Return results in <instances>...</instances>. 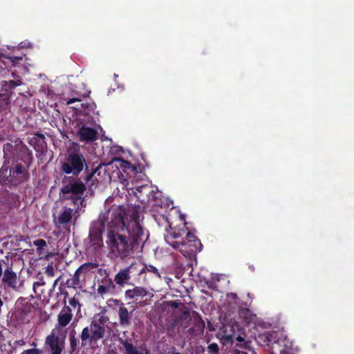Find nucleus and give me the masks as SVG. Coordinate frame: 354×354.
Returning <instances> with one entry per match:
<instances>
[{
    "label": "nucleus",
    "instance_id": "obj_1",
    "mask_svg": "<svg viewBox=\"0 0 354 354\" xmlns=\"http://www.w3.org/2000/svg\"><path fill=\"white\" fill-rule=\"evenodd\" d=\"M126 213L124 219L126 220V225H131L133 223L138 224V229L140 228L142 232L140 238L135 239L125 229H111L108 230L106 239V244L109 250L110 254L115 257L124 258L129 256L131 251L135 246L143 241L144 239L148 236L141 226L138 214L133 207H126ZM133 231L136 233L137 227H133Z\"/></svg>",
    "mask_w": 354,
    "mask_h": 354
},
{
    "label": "nucleus",
    "instance_id": "obj_2",
    "mask_svg": "<svg viewBox=\"0 0 354 354\" xmlns=\"http://www.w3.org/2000/svg\"><path fill=\"white\" fill-rule=\"evenodd\" d=\"M125 214H127L126 207L122 205H113L106 212L100 214L98 220L92 223L89 231L88 240L95 249L100 248L103 245L102 232L104 230L105 223L107 224L108 230H124L125 229L136 240L140 238L142 234L140 229L137 228L136 233L133 231V227H138L136 223H133L131 225H126Z\"/></svg>",
    "mask_w": 354,
    "mask_h": 354
},
{
    "label": "nucleus",
    "instance_id": "obj_3",
    "mask_svg": "<svg viewBox=\"0 0 354 354\" xmlns=\"http://www.w3.org/2000/svg\"><path fill=\"white\" fill-rule=\"evenodd\" d=\"M59 197L62 200H71L77 209L84 206L83 194L86 190L84 184L80 180L68 177L63 181Z\"/></svg>",
    "mask_w": 354,
    "mask_h": 354
},
{
    "label": "nucleus",
    "instance_id": "obj_4",
    "mask_svg": "<svg viewBox=\"0 0 354 354\" xmlns=\"http://www.w3.org/2000/svg\"><path fill=\"white\" fill-rule=\"evenodd\" d=\"M86 166L84 157L79 150H68L65 160L62 163V171L67 174L78 175Z\"/></svg>",
    "mask_w": 354,
    "mask_h": 354
},
{
    "label": "nucleus",
    "instance_id": "obj_5",
    "mask_svg": "<svg viewBox=\"0 0 354 354\" xmlns=\"http://www.w3.org/2000/svg\"><path fill=\"white\" fill-rule=\"evenodd\" d=\"M179 233L174 232L166 236L165 239L167 242L171 245L174 248L179 249L180 251L184 253L194 252H196L197 247L201 243L197 238L191 232H187L186 235L187 242L182 241H173L170 242L169 239H176L180 236ZM185 256L186 254H184Z\"/></svg>",
    "mask_w": 354,
    "mask_h": 354
},
{
    "label": "nucleus",
    "instance_id": "obj_6",
    "mask_svg": "<svg viewBox=\"0 0 354 354\" xmlns=\"http://www.w3.org/2000/svg\"><path fill=\"white\" fill-rule=\"evenodd\" d=\"M105 333V329L102 326H98L95 322L83 328L81 333V345L82 347L94 346L98 340L102 339Z\"/></svg>",
    "mask_w": 354,
    "mask_h": 354
},
{
    "label": "nucleus",
    "instance_id": "obj_7",
    "mask_svg": "<svg viewBox=\"0 0 354 354\" xmlns=\"http://www.w3.org/2000/svg\"><path fill=\"white\" fill-rule=\"evenodd\" d=\"M67 331L53 328L45 339V344L48 346L51 354H61L65 347V340Z\"/></svg>",
    "mask_w": 354,
    "mask_h": 354
},
{
    "label": "nucleus",
    "instance_id": "obj_8",
    "mask_svg": "<svg viewBox=\"0 0 354 354\" xmlns=\"http://www.w3.org/2000/svg\"><path fill=\"white\" fill-rule=\"evenodd\" d=\"M73 313L69 306H64L57 315V323L54 328L67 331L66 326L71 322Z\"/></svg>",
    "mask_w": 354,
    "mask_h": 354
},
{
    "label": "nucleus",
    "instance_id": "obj_9",
    "mask_svg": "<svg viewBox=\"0 0 354 354\" xmlns=\"http://www.w3.org/2000/svg\"><path fill=\"white\" fill-rule=\"evenodd\" d=\"M107 167L111 166L112 167H115L118 170L122 171V172L127 173V175H129L130 172L133 173L136 171V168L134 166L131 165L130 162L124 160L121 158H114L111 162L106 165Z\"/></svg>",
    "mask_w": 354,
    "mask_h": 354
},
{
    "label": "nucleus",
    "instance_id": "obj_10",
    "mask_svg": "<svg viewBox=\"0 0 354 354\" xmlns=\"http://www.w3.org/2000/svg\"><path fill=\"white\" fill-rule=\"evenodd\" d=\"M136 264L132 263L128 268L120 270L117 274L115 276L114 280L115 283L119 286H124L131 279V273L133 272V270L136 267Z\"/></svg>",
    "mask_w": 354,
    "mask_h": 354
},
{
    "label": "nucleus",
    "instance_id": "obj_11",
    "mask_svg": "<svg viewBox=\"0 0 354 354\" xmlns=\"http://www.w3.org/2000/svg\"><path fill=\"white\" fill-rule=\"evenodd\" d=\"M147 289L140 286H135L131 289H128L125 291V298L127 300L137 301L142 299L148 295Z\"/></svg>",
    "mask_w": 354,
    "mask_h": 354
},
{
    "label": "nucleus",
    "instance_id": "obj_12",
    "mask_svg": "<svg viewBox=\"0 0 354 354\" xmlns=\"http://www.w3.org/2000/svg\"><path fill=\"white\" fill-rule=\"evenodd\" d=\"M78 133L81 140L93 141L97 139V132L90 127H82Z\"/></svg>",
    "mask_w": 354,
    "mask_h": 354
},
{
    "label": "nucleus",
    "instance_id": "obj_13",
    "mask_svg": "<svg viewBox=\"0 0 354 354\" xmlns=\"http://www.w3.org/2000/svg\"><path fill=\"white\" fill-rule=\"evenodd\" d=\"M114 289V284L112 280L108 277L102 280L101 283L98 285L97 293L101 296L112 292Z\"/></svg>",
    "mask_w": 354,
    "mask_h": 354
},
{
    "label": "nucleus",
    "instance_id": "obj_14",
    "mask_svg": "<svg viewBox=\"0 0 354 354\" xmlns=\"http://www.w3.org/2000/svg\"><path fill=\"white\" fill-rule=\"evenodd\" d=\"M118 313L120 319V324L123 326H129L130 324V316L127 308L121 306L118 310Z\"/></svg>",
    "mask_w": 354,
    "mask_h": 354
},
{
    "label": "nucleus",
    "instance_id": "obj_15",
    "mask_svg": "<svg viewBox=\"0 0 354 354\" xmlns=\"http://www.w3.org/2000/svg\"><path fill=\"white\" fill-rule=\"evenodd\" d=\"M3 281L10 287L15 288L17 285V275L10 270H6L3 277Z\"/></svg>",
    "mask_w": 354,
    "mask_h": 354
},
{
    "label": "nucleus",
    "instance_id": "obj_16",
    "mask_svg": "<svg viewBox=\"0 0 354 354\" xmlns=\"http://www.w3.org/2000/svg\"><path fill=\"white\" fill-rule=\"evenodd\" d=\"M73 209L71 208H65L63 212L58 216L57 221L59 224H66L71 221L73 217Z\"/></svg>",
    "mask_w": 354,
    "mask_h": 354
},
{
    "label": "nucleus",
    "instance_id": "obj_17",
    "mask_svg": "<svg viewBox=\"0 0 354 354\" xmlns=\"http://www.w3.org/2000/svg\"><path fill=\"white\" fill-rule=\"evenodd\" d=\"M122 344L125 349V354H142L140 351L127 340L122 342Z\"/></svg>",
    "mask_w": 354,
    "mask_h": 354
},
{
    "label": "nucleus",
    "instance_id": "obj_18",
    "mask_svg": "<svg viewBox=\"0 0 354 354\" xmlns=\"http://www.w3.org/2000/svg\"><path fill=\"white\" fill-rule=\"evenodd\" d=\"M109 321V318L102 313L95 315L92 322H95L98 326H104Z\"/></svg>",
    "mask_w": 354,
    "mask_h": 354
},
{
    "label": "nucleus",
    "instance_id": "obj_19",
    "mask_svg": "<svg viewBox=\"0 0 354 354\" xmlns=\"http://www.w3.org/2000/svg\"><path fill=\"white\" fill-rule=\"evenodd\" d=\"M97 268V265L95 263H84L77 270L79 272L86 273L92 269Z\"/></svg>",
    "mask_w": 354,
    "mask_h": 354
},
{
    "label": "nucleus",
    "instance_id": "obj_20",
    "mask_svg": "<svg viewBox=\"0 0 354 354\" xmlns=\"http://www.w3.org/2000/svg\"><path fill=\"white\" fill-rule=\"evenodd\" d=\"M82 273L78 272V270H77L73 274V277L71 278L72 285L73 286H77L80 283V277Z\"/></svg>",
    "mask_w": 354,
    "mask_h": 354
},
{
    "label": "nucleus",
    "instance_id": "obj_21",
    "mask_svg": "<svg viewBox=\"0 0 354 354\" xmlns=\"http://www.w3.org/2000/svg\"><path fill=\"white\" fill-rule=\"evenodd\" d=\"M70 346L71 351H75L77 346V341L73 335H71L70 336Z\"/></svg>",
    "mask_w": 354,
    "mask_h": 354
},
{
    "label": "nucleus",
    "instance_id": "obj_22",
    "mask_svg": "<svg viewBox=\"0 0 354 354\" xmlns=\"http://www.w3.org/2000/svg\"><path fill=\"white\" fill-rule=\"evenodd\" d=\"M69 304L73 307L74 308H77L78 309L80 308V304H79V301L77 299H76L75 297H73V298H71L69 299Z\"/></svg>",
    "mask_w": 354,
    "mask_h": 354
},
{
    "label": "nucleus",
    "instance_id": "obj_23",
    "mask_svg": "<svg viewBox=\"0 0 354 354\" xmlns=\"http://www.w3.org/2000/svg\"><path fill=\"white\" fill-rule=\"evenodd\" d=\"M34 245L38 247V250L46 245V242L43 239H37L34 241Z\"/></svg>",
    "mask_w": 354,
    "mask_h": 354
},
{
    "label": "nucleus",
    "instance_id": "obj_24",
    "mask_svg": "<svg viewBox=\"0 0 354 354\" xmlns=\"http://www.w3.org/2000/svg\"><path fill=\"white\" fill-rule=\"evenodd\" d=\"M21 354H41V352L39 349L30 348L23 351Z\"/></svg>",
    "mask_w": 354,
    "mask_h": 354
},
{
    "label": "nucleus",
    "instance_id": "obj_25",
    "mask_svg": "<svg viewBox=\"0 0 354 354\" xmlns=\"http://www.w3.org/2000/svg\"><path fill=\"white\" fill-rule=\"evenodd\" d=\"M46 273L50 277H53L55 275L54 268L52 265H48L46 268Z\"/></svg>",
    "mask_w": 354,
    "mask_h": 354
},
{
    "label": "nucleus",
    "instance_id": "obj_26",
    "mask_svg": "<svg viewBox=\"0 0 354 354\" xmlns=\"http://www.w3.org/2000/svg\"><path fill=\"white\" fill-rule=\"evenodd\" d=\"M23 171H24V167L23 166L21 165H17L15 170L13 171V174H21L23 173Z\"/></svg>",
    "mask_w": 354,
    "mask_h": 354
},
{
    "label": "nucleus",
    "instance_id": "obj_27",
    "mask_svg": "<svg viewBox=\"0 0 354 354\" xmlns=\"http://www.w3.org/2000/svg\"><path fill=\"white\" fill-rule=\"evenodd\" d=\"M148 270L149 272L155 273L158 277H160V275L157 268H156L155 267L150 266L149 268H148Z\"/></svg>",
    "mask_w": 354,
    "mask_h": 354
},
{
    "label": "nucleus",
    "instance_id": "obj_28",
    "mask_svg": "<svg viewBox=\"0 0 354 354\" xmlns=\"http://www.w3.org/2000/svg\"><path fill=\"white\" fill-rule=\"evenodd\" d=\"M123 185L125 186V187L127 189H133V187H130L129 186V180H127V179H124V181L122 182Z\"/></svg>",
    "mask_w": 354,
    "mask_h": 354
},
{
    "label": "nucleus",
    "instance_id": "obj_29",
    "mask_svg": "<svg viewBox=\"0 0 354 354\" xmlns=\"http://www.w3.org/2000/svg\"><path fill=\"white\" fill-rule=\"evenodd\" d=\"M8 172V168H1L0 170V175L1 176H7Z\"/></svg>",
    "mask_w": 354,
    "mask_h": 354
},
{
    "label": "nucleus",
    "instance_id": "obj_30",
    "mask_svg": "<svg viewBox=\"0 0 354 354\" xmlns=\"http://www.w3.org/2000/svg\"><path fill=\"white\" fill-rule=\"evenodd\" d=\"M209 348L212 351L216 352L218 351V346L216 344H212L209 345Z\"/></svg>",
    "mask_w": 354,
    "mask_h": 354
},
{
    "label": "nucleus",
    "instance_id": "obj_31",
    "mask_svg": "<svg viewBox=\"0 0 354 354\" xmlns=\"http://www.w3.org/2000/svg\"><path fill=\"white\" fill-rule=\"evenodd\" d=\"M227 297L230 299H236L237 296L235 293L231 292L227 295Z\"/></svg>",
    "mask_w": 354,
    "mask_h": 354
},
{
    "label": "nucleus",
    "instance_id": "obj_32",
    "mask_svg": "<svg viewBox=\"0 0 354 354\" xmlns=\"http://www.w3.org/2000/svg\"><path fill=\"white\" fill-rule=\"evenodd\" d=\"M236 339L239 342H242L244 341V337L239 335L236 338Z\"/></svg>",
    "mask_w": 354,
    "mask_h": 354
},
{
    "label": "nucleus",
    "instance_id": "obj_33",
    "mask_svg": "<svg viewBox=\"0 0 354 354\" xmlns=\"http://www.w3.org/2000/svg\"><path fill=\"white\" fill-rule=\"evenodd\" d=\"M75 101H77V99H75V98L71 99V100H70L68 102V104L73 103V102H75Z\"/></svg>",
    "mask_w": 354,
    "mask_h": 354
},
{
    "label": "nucleus",
    "instance_id": "obj_34",
    "mask_svg": "<svg viewBox=\"0 0 354 354\" xmlns=\"http://www.w3.org/2000/svg\"><path fill=\"white\" fill-rule=\"evenodd\" d=\"M226 338L227 339H230L232 338V335H226Z\"/></svg>",
    "mask_w": 354,
    "mask_h": 354
},
{
    "label": "nucleus",
    "instance_id": "obj_35",
    "mask_svg": "<svg viewBox=\"0 0 354 354\" xmlns=\"http://www.w3.org/2000/svg\"><path fill=\"white\" fill-rule=\"evenodd\" d=\"M13 59H16V60H21V57H14Z\"/></svg>",
    "mask_w": 354,
    "mask_h": 354
},
{
    "label": "nucleus",
    "instance_id": "obj_36",
    "mask_svg": "<svg viewBox=\"0 0 354 354\" xmlns=\"http://www.w3.org/2000/svg\"><path fill=\"white\" fill-rule=\"evenodd\" d=\"M2 304H3V302H2L1 299H0V306H1Z\"/></svg>",
    "mask_w": 354,
    "mask_h": 354
},
{
    "label": "nucleus",
    "instance_id": "obj_37",
    "mask_svg": "<svg viewBox=\"0 0 354 354\" xmlns=\"http://www.w3.org/2000/svg\"><path fill=\"white\" fill-rule=\"evenodd\" d=\"M50 255V254H48V255L46 256V258L48 259V257Z\"/></svg>",
    "mask_w": 354,
    "mask_h": 354
},
{
    "label": "nucleus",
    "instance_id": "obj_38",
    "mask_svg": "<svg viewBox=\"0 0 354 354\" xmlns=\"http://www.w3.org/2000/svg\"><path fill=\"white\" fill-rule=\"evenodd\" d=\"M145 354H149L148 351H146Z\"/></svg>",
    "mask_w": 354,
    "mask_h": 354
}]
</instances>
